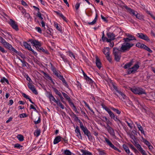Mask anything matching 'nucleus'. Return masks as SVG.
<instances>
[{
  "label": "nucleus",
  "instance_id": "52",
  "mask_svg": "<svg viewBox=\"0 0 155 155\" xmlns=\"http://www.w3.org/2000/svg\"><path fill=\"white\" fill-rule=\"evenodd\" d=\"M59 16L61 17L64 20L66 21V18L61 13H59Z\"/></svg>",
  "mask_w": 155,
  "mask_h": 155
},
{
  "label": "nucleus",
  "instance_id": "15",
  "mask_svg": "<svg viewBox=\"0 0 155 155\" xmlns=\"http://www.w3.org/2000/svg\"><path fill=\"white\" fill-rule=\"evenodd\" d=\"M114 88L116 90V91L123 97V100H122L123 101H124L125 99H127L126 96L120 91L118 90L116 87L114 86Z\"/></svg>",
  "mask_w": 155,
  "mask_h": 155
},
{
  "label": "nucleus",
  "instance_id": "14",
  "mask_svg": "<svg viewBox=\"0 0 155 155\" xmlns=\"http://www.w3.org/2000/svg\"><path fill=\"white\" fill-rule=\"evenodd\" d=\"M106 128L107 129L108 132L112 136L115 135V133L114 129L110 126L106 127Z\"/></svg>",
  "mask_w": 155,
  "mask_h": 155
},
{
  "label": "nucleus",
  "instance_id": "32",
  "mask_svg": "<svg viewBox=\"0 0 155 155\" xmlns=\"http://www.w3.org/2000/svg\"><path fill=\"white\" fill-rule=\"evenodd\" d=\"M17 137L18 139V140L21 141H22L24 140V137L21 135V134L18 135Z\"/></svg>",
  "mask_w": 155,
  "mask_h": 155
},
{
  "label": "nucleus",
  "instance_id": "34",
  "mask_svg": "<svg viewBox=\"0 0 155 155\" xmlns=\"http://www.w3.org/2000/svg\"><path fill=\"white\" fill-rule=\"evenodd\" d=\"M64 154L67 155H71L72 153L68 150H66L64 151Z\"/></svg>",
  "mask_w": 155,
  "mask_h": 155
},
{
  "label": "nucleus",
  "instance_id": "4",
  "mask_svg": "<svg viewBox=\"0 0 155 155\" xmlns=\"http://www.w3.org/2000/svg\"><path fill=\"white\" fill-rule=\"evenodd\" d=\"M79 122L80 123V128L85 135L87 136L91 134L90 131L87 129L85 126L83 125L82 123L80 120H79Z\"/></svg>",
  "mask_w": 155,
  "mask_h": 155
},
{
  "label": "nucleus",
  "instance_id": "41",
  "mask_svg": "<svg viewBox=\"0 0 155 155\" xmlns=\"http://www.w3.org/2000/svg\"><path fill=\"white\" fill-rule=\"evenodd\" d=\"M80 5L79 3H77L75 6V8L76 9V12L77 13H78V9L80 7Z\"/></svg>",
  "mask_w": 155,
  "mask_h": 155
},
{
  "label": "nucleus",
  "instance_id": "16",
  "mask_svg": "<svg viewBox=\"0 0 155 155\" xmlns=\"http://www.w3.org/2000/svg\"><path fill=\"white\" fill-rule=\"evenodd\" d=\"M0 82L3 84H5V82L8 84H9V82L8 80L5 77H3L1 78Z\"/></svg>",
  "mask_w": 155,
  "mask_h": 155
},
{
  "label": "nucleus",
  "instance_id": "28",
  "mask_svg": "<svg viewBox=\"0 0 155 155\" xmlns=\"http://www.w3.org/2000/svg\"><path fill=\"white\" fill-rule=\"evenodd\" d=\"M80 155H92L91 153L87 150H83L82 152V154Z\"/></svg>",
  "mask_w": 155,
  "mask_h": 155
},
{
  "label": "nucleus",
  "instance_id": "5",
  "mask_svg": "<svg viewBox=\"0 0 155 155\" xmlns=\"http://www.w3.org/2000/svg\"><path fill=\"white\" fill-rule=\"evenodd\" d=\"M120 51L117 48H114L113 53L114 54L115 59L117 61H119L120 58Z\"/></svg>",
  "mask_w": 155,
  "mask_h": 155
},
{
  "label": "nucleus",
  "instance_id": "50",
  "mask_svg": "<svg viewBox=\"0 0 155 155\" xmlns=\"http://www.w3.org/2000/svg\"><path fill=\"white\" fill-rule=\"evenodd\" d=\"M85 79L89 81V83H91L92 82V80L89 77L87 76V75L85 78Z\"/></svg>",
  "mask_w": 155,
  "mask_h": 155
},
{
  "label": "nucleus",
  "instance_id": "38",
  "mask_svg": "<svg viewBox=\"0 0 155 155\" xmlns=\"http://www.w3.org/2000/svg\"><path fill=\"white\" fill-rule=\"evenodd\" d=\"M51 69L53 73L57 76L59 74L58 72L56 71V69L54 68H52Z\"/></svg>",
  "mask_w": 155,
  "mask_h": 155
},
{
  "label": "nucleus",
  "instance_id": "13",
  "mask_svg": "<svg viewBox=\"0 0 155 155\" xmlns=\"http://www.w3.org/2000/svg\"><path fill=\"white\" fill-rule=\"evenodd\" d=\"M105 140L106 143H107V144L110 147L115 150L116 148H117L116 147L114 146V145L112 144L111 142L106 137H105L104 138Z\"/></svg>",
  "mask_w": 155,
  "mask_h": 155
},
{
  "label": "nucleus",
  "instance_id": "30",
  "mask_svg": "<svg viewBox=\"0 0 155 155\" xmlns=\"http://www.w3.org/2000/svg\"><path fill=\"white\" fill-rule=\"evenodd\" d=\"M145 45L141 44V43H137L136 45V46L139 48L143 49L144 48V47Z\"/></svg>",
  "mask_w": 155,
  "mask_h": 155
},
{
  "label": "nucleus",
  "instance_id": "3",
  "mask_svg": "<svg viewBox=\"0 0 155 155\" xmlns=\"http://www.w3.org/2000/svg\"><path fill=\"white\" fill-rule=\"evenodd\" d=\"M30 41L38 50H42L43 49L41 47V43L40 42L36 40H30Z\"/></svg>",
  "mask_w": 155,
  "mask_h": 155
},
{
  "label": "nucleus",
  "instance_id": "63",
  "mask_svg": "<svg viewBox=\"0 0 155 155\" xmlns=\"http://www.w3.org/2000/svg\"><path fill=\"white\" fill-rule=\"evenodd\" d=\"M87 137L90 141H92L93 140V137L91 134Z\"/></svg>",
  "mask_w": 155,
  "mask_h": 155
},
{
  "label": "nucleus",
  "instance_id": "49",
  "mask_svg": "<svg viewBox=\"0 0 155 155\" xmlns=\"http://www.w3.org/2000/svg\"><path fill=\"white\" fill-rule=\"evenodd\" d=\"M37 15L41 20H42L43 19V18L41 16V14L39 11H38V12L37 14Z\"/></svg>",
  "mask_w": 155,
  "mask_h": 155
},
{
  "label": "nucleus",
  "instance_id": "23",
  "mask_svg": "<svg viewBox=\"0 0 155 155\" xmlns=\"http://www.w3.org/2000/svg\"><path fill=\"white\" fill-rule=\"evenodd\" d=\"M136 17L137 18L140 20H143V16L141 14L137 13Z\"/></svg>",
  "mask_w": 155,
  "mask_h": 155
},
{
  "label": "nucleus",
  "instance_id": "8",
  "mask_svg": "<svg viewBox=\"0 0 155 155\" xmlns=\"http://www.w3.org/2000/svg\"><path fill=\"white\" fill-rule=\"evenodd\" d=\"M137 36L140 38L146 41H150V39L146 35L142 33H137Z\"/></svg>",
  "mask_w": 155,
  "mask_h": 155
},
{
  "label": "nucleus",
  "instance_id": "46",
  "mask_svg": "<svg viewBox=\"0 0 155 155\" xmlns=\"http://www.w3.org/2000/svg\"><path fill=\"white\" fill-rule=\"evenodd\" d=\"M103 108L108 113H109L111 111L110 109L106 106L103 107Z\"/></svg>",
  "mask_w": 155,
  "mask_h": 155
},
{
  "label": "nucleus",
  "instance_id": "60",
  "mask_svg": "<svg viewBox=\"0 0 155 155\" xmlns=\"http://www.w3.org/2000/svg\"><path fill=\"white\" fill-rule=\"evenodd\" d=\"M9 50L14 52L15 53H18V51H17V50L15 49L12 46H11V47L10 48V49H9Z\"/></svg>",
  "mask_w": 155,
  "mask_h": 155
},
{
  "label": "nucleus",
  "instance_id": "59",
  "mask_svg": "<svg viewBox=\"0 0 155 155\" xmlns=\"http://www.w3.org/2000/svg\"><path fill=\"white\" fill-rule=\"evenodd\" d=\"M110 116L111 118H113L115 116L114 113L111 111L109 113H108Z\"/></svg>",
  "mask_w": 155,
  "mask_h": 155
},
{
  "label": "nucleus",
  "instance_id": "2",
  "mask_svg": "<svg viewBox=\"0 0 155 155\" xmlns=\"http://www.w3.org/2000/svg\"><path fill=\"white\" fill-rule=\"evenodd\" d=\"M131 91L134 94L139 95L142 94H146V93L145 91L140 87H134L130 88Z\"/></svg>",
  "mask_w": 155,
  "mask_h": 155
},
{
  "label": "nucleus",
  "instance_id": "47",
  "mask_svg": "<svg viewBox=\"0 0 155 155\" xmlns=\"http://www.w3.org/2000/svg\"><path fill=\"white\" fill-rule=\"evenodd\" d=\"M98 151L99 153V155H105V154L104 150H99Z\"/></svg>",
  "mask_w": 155,
  "mask_h": 155
},
{
  "label": "nucleus",
  "instance_id": "61",
  "mask_svg": "<svg viewBox=\"0 0 155 155\" xmlns=\"http://www.w3.org/2000/svg\"><path fill=\"white\" fill-rule=\"evenodd\" d=\"M107 60L110 62L111 61V58L110 56V54L106 56Z\"/></svg>",
  "mask_w": 155,
  "mask_h": 155
},
{
  "label": "nucleus",
  "instance_id": "11",
  "mask_svg": "<svg viewBox=\"0 0 155 155\" xmlns=\"http://www.w3.org/2000/svg\"><path fill=\"white\" fill-rule=\"evenodd\" d=\"M75 132L77 134L76 136L79 139L82 140V137L80 132V130L78 126H76L75 128Z\"/></svg>",
  "mask_w": 155,
  "mask_h": 155
},
{
  "label": "nucleus",
  "instance_id": "56",
  "mask_svg": "<svg viewBox=\"0 0 155 155\" xmlns=\"http://www.w3.org/2000/svg\"><path fill=\"white\" fill-rule=\"evenodd\" d=\"M53 89L54 91L56 94L58 95L60 93V92L56 88H53Z\"/></svg>",
  "mask_w": 155,
  "mask_h": 155
},
{
  "label": "nucleus",
  "instance_id": "24",
  "mask_svg": "<svg viewBox=\"0 0 155 155\" xmlns=\"http://www.w3.org/2000/svg\"><path fill=\"white\" fill-rule=\"evenodd\" d=\"M123 147L127 153L128 154L130 153V151L129 149V148L126 145L124 144L123 146Z\"/></svg>",
  "mask_w": 155,
  "mask_h": 155
},
{
  "label": "nucleus",
  "instance_id": "6",
  "mask_svg": "<svg viewBox=\"0 0 155 155\" xmlns=\"http://www.w3.org/2000/svg\"><path fill=\"white\" fill-rule=\"evenodd\" d=\"M139 67L140 66L138 64H135L132 67L129 68L127 71L128 74H130L134 73L138 69Z\"/></svg>",
  "mask_w": 155,
  "mask_h": 155
},
{
  "label": "nucleus",
  "instance_id": "22",
  "mask_svg": "<svg viewBox=\"0 0 155 155\" xmlns=\"http://www.w3.org/2000/svg\"><path fill=\"white\" fill-rule=\"evenodd\" d=\"M97 15L96 14L95 18H94V20L91 22H89L88 23V24L90 25H93L95 24L96 22L97 19Z\"/></svg>",
  "mask_w": 155,
  "mask_h": 155
},
{
  "label": "nucleus",
  "instance_id": "37",
  "mask_svg": "<svg viewBox=\"0 0 155 155\" xmlns=\"http://www.w3.org/2000/svg\"><path fill=\"white\" fill-rule=\"evenodd\" d=\"M135 146L137 147L139 151L142 148L141 146L139 143H135Z\"/></svg>",
  "mask_w": 155,
  "mask_h": 155
},
{
  "label": "nucleus",
  "instance_id": "42",
  "mask_svg": "<svg viewBox=\"0 0 155 155\" xmlns=\"http://www.w3.org/2000/svg\"><path fill=\"white\" fill-rule=\"evenodd\" d=\"M6 42V41L4 39L0 36V42H1L3 45Z\"/></svg>",
  "mask_w": 155,
  "mask_h": 155
},
{
  "label": "nucleus",
  "instance_id": "21",
  "mask_svg": "<svg viewBox=\"0 0 155 155\" xmlns=\"http://www.w3.org/2000/svg\"><path fill=\"white\" fill-rule=\"evenodd\" d=\"M126 35L127 37H128L130 39V40L131 41L133 40H136L134 36L131 35L129 33H126Z\"/></svg>",
  "mask_w": 155,
  "mask_h": 155
},
{
  "label": "nucleus",
  "instance_id": "31",
  "mask_svg": "<svg viewBox=\"0 0 155 155\" xmlns=\"http://www.w3.org/2000/svg\"><path fill=\"white\" fill-rule=\"evenodd\" d=\"M133 64L132 61H130L129 63L126 64L124 67V68L125 69H127L130 67Z\"/></svg>",
  "mask_w": 155,
  "mask_h": 155
},
{
  "label": "nucleus",
  "instance_id": "62",
  "mask_svg": "<svg viewBox=\"0 0 155 155\" xmlns=\"http://www.w3.org/2000/svg\"><path fill=\"white\" fill-rule=\"evenodd\" d=\"M139 151L141 152L143 155H147V154L145 151L143 150L142 148Z\"/></svg>",
  "mask_w": 155,
  "mask_h": 155
},
{
  "label": "nucleus",
  "instance_id": "10",
  "mask_svg": "<svg viewBox=\"0 0 155 155\" xmlns=\"http://www.w3.org/2000/svg\"><path fill=\"white\" fill-rule=\"evenodd\" d=\"M107 35L108 39L107 42H110L111 41L114 39L115 35L109 32L107 33Z\"/></svg>",
  "mask_w": 155,
  "mask_h": 155
},
{
  "label": "nucleus",
  "instance_id": "48",
  "mask_svg": "<svg viewBox=\"0 0 155 155\" xmlns=\"http://www.w3.org/2000/svg\"><path fill=\"white\" fill-rule=\"evenodd\" d=\"M35 29L38 32L40 33H42L41 29L39 27H36L35 28Z\"/></svg>",
  "mask_w": 155,
  "mask_h": 155
},
{
  "label": "nucleus",
  "instance_id": "39",
  "mask_svg": "<svg viewBox=\"0 0 155 155\" xmlns=\"http://www.w3.org/2000/svg\"><path fill=\"white\" fill-rule=\"evenodd\" d=\"M144 48V49L148 51L150 53H152V50H151L150 48L147 47L146 45H145V46Z\"/></svg>",
  "mask_w": 155,
  "mask_h": 155
},
{
  "label": "nucleus",
  "instance_id": "51",
  "mask_svg": "<svg viewBox=\"0 0 155 155\" xmlns=\"http://www.w3.org/2000/svg\"><path fill=\"white\" fill-rule=\"evenodd\" d=\"M143 142L145 144L148 146L150 144V143L149 142L146 140L144 139Z\"/></svg>",
  "mask_w": 155,
  "mask_h": 155
},
{
  "label": "nucleus",
  "instance_id": "29",
  "mask_svg": "<svg viewBox=\"0 0 155 155\" xmlns=\"http://www.w3.org/2000/svg\"><path fill=\"white\" fill-rule=\"evenodd\" d=\"M3 45L5 48H7L9 49H10V48H11L12 46L11 45L6 41Z\"/></svg>",
  "mask_w": 155,
  "mask_h": 155
},
{
  "label": "nucleus",
  "instance_id": "54",
  "mask_svg": "<svg viewBox=\"0 0 155 155\" xmlns=\"http://www.w3.org/2000/svg\"><path fill=\"white\" fill-rule=\"evenodd\" d=\"M59 16L61 17L64 20L66 21V18L61 13H59Z\"/></svg>",
  "mask_w": 155,
  "mask_h": 155
},
{
  "label": "nucleus",
  "instance_id": "35",
  "mask_svg": "<svg viewBox=\"0 0 155 155\" xmlns=\"http://www.w3.org/2000/svg\"><path fill=\"white\" fill-rule=\"evenodd\" d=\"M70 104L73 107V110L76 113H78V110L77 109L76 107L74 105V104L73 103V102H71Z\"/></svg>",
  "mask_w": 155,
  "mask_h": 155
},
{
  "label": "nucleus",
  "instance_id": "26",
  "mask_svg": "<svg viewBox=\"0 0 155 155\" xmlns=\"http://www.w3.org/2000/svg\"><path fill=\"white\" fill-rule=\"evenodd\" d=\"M24 45L25 48H27L28 50H30L31 49V48L30 45L28 44L26 42H24Z\"/></svg>",
  "mask_w": 155,
  "mask_h": 155
},
{
  "label": "nucleus",
  "instance_id": "40",
  "mask_svg": "<svg viewBox=\"0 0 155 155\" xmlns=\"http://www.w3.org/2000/svg\"><path fill=\"white\" fill-rule=\"evenodd\" d=\"M138 129L139 130L141 131V132L142 134H145L144 131L143 130V128L141 126H140V127H138Z\"/></svg>",
  "mask_w": 155,
  "mask_h": 155
},
{
  "label": "nucleus",
  "instance_id": "55",
  "mask_svg": "<svg viewBox=\"0 0 155 155\" xmlns=\"http://www.w3.org/2000/svg\"><path fill=\"white\" fill-rule=\"evenodd\" d=\"M59 16L61 17L64 20L66 21V18L61 13H59Z\"/></svg>",
  "mask_w": 155,
  "mask_h": 155
},
{
  "label": "nucleus",
  "instance_id": "57",
  "mask_svg": "<svg viewBox=\"0 0 155 155\" xmlns=\"http://www.w3.org/2000/svg\"><path fill=\"white\" fill-rule=\"evenodd\" d=\"M14 147L15 148H20L21 147H22V146H21L20 144L18 143H16Z\"/></svg>",
  "mask_w": 155,
  "mask_h": 155
},
{
  "label": "nucleus",
  "instance_id": "58",
  "mask_svg": "<svg viewBox=\"0 0 155 155\" xmlns=\"http://www.w3.org/2000/svg\"><path fill=\"white\" fill-rule=\"evenodd\" d=\"M108 40V38H107L106 37H104V36L103 38L102 37H101V39H100V41H101V40L103 42H104L105 41H107H107L108 40Z\"/></svg>",
  "mask_w": 155,
  "mask_h": 155
},
{
  "label": "nucleus",
  "instance_id": "44",
  "mask_svg": "<svg viewBox=\"0 0 155 155\" xmlns=\"http://www.w3.org/2000/svg\"><path fill=\"white\" fill-rule=\"evenodd\" d=\"M105 122L107 124V127L110 126V125H111L112 124V123L110 121L109 119L107 120Z\"/></svg>",
  "mask_w": 155,
  "mask_h": 155
},
{
  "label": "nucleus",
  "instance_id": "7",
  "mask_svg": "<svg viewBox=\"0 0 155 155\" xmlns=\"http://www.w3.org/2000/svg\"><path fill=\"white\" fill-rule=\"evenodd\" d=\"M9 24L16 31L18 30V28L17 23L13 20L10 19L9 21Z\"/></svg>",
  "mask_w": 155,
  "mask_h": 155
},
{
  "label": "nucleus",
  "instance_id": "64",
  "mask_svg": "<svg viewBox=\"0 0 155 155\" xmlns=\"http://www.w3.org/2000/svg\"><path fill=\"white\" fill-rule=\"evenodd\" d=\"M27 115L25 113L22 114L20 115V118H24L26 117Z\"/></svg>",
  "mask_w": 155,
  "mask_h": 155
},
{
  "label": "nucleus",
  "instance_id": "53",
  "mask_svg": "<svg viewBox=\"0 0 155 155\" xmlns=\"http://www.w3.org/2000/svg\"><path fill=\"white\" fill-rule=\"evenodd\" d=\"M59 16L61 17L64 20L66 21V18L61 13H59Z\"/></svg>",
  "mask_w": 155,
  "mask_h": 155
},
{
  "label": "nucleus",
  "instance_id": "25",
  "mask_svg": "<svg viewBox=\"0 0 155 155\" xmlns=\"http://www.w3.org/2000/svg\"><path fill=\"white\" fill-rule=\"evenodd\" d=\"M58 106H59L61 108L63 109L64 108V106L60 102L59 100H58L57 102L56 103Z\"/></svg>",
  "mask_w": 155,
  "mask_h": 155
},
{
  "label": "nucleus",
  "instance_id": "12",
  "mask_svg": "<svg viewBox=\"0 0 155 155\" xmlns=\"http://www.w3.org/2000/svg\"><path fill=\"white\" fill-rule=\"evenodd\" d=\"M47 96L48 97L50 101V102L51 103L52 101H53L54 102L56 103L58 100H56L54 97L53 96L52 94L50 92H47Z\"/></svg>",
  "mask_w": 155,
  "mask_h": 155
},
{
  "label": "nucleus",
  "instance_id": "27",
  "mask_svg": "<svg viewBox=\"0 0 155 155\" xmlns=\"http://www.w3.org/2000/svg\"><path fill=\"white\" fill-rule=\"evenodd\" d=\"M40 130L39 129H37L35 131L34 133V135L36 137H38L40 135Z\"/></svg>",
  "mask_w": 155,
  "mask_h": 155
},
{
  "label": "nucleus",
  "instance_id": "17",
  "mask_svg": "<svg viewBox=\"0 0 155 155\" xmlns=\"http://www.w3.org/2000/svg\"><path fill=\"white\" fill-rule=\"evenodd\" d=\"M96 66L99 68L100 69L101 67V62L97 57H96Z\"/></svg>",
  "mask_w": 155,
  "mask_h": 155
},
{
  "label": "nucleus",
  "instance_id": "36",
  "mask_svg": "<svg viewBox=\"0 0 155 155\" xmlns=\"http://www.w3.org/2000/svg\"><path fill=\"white\" fill-rule=\"evenodd\" d=\"M68 55L71 57V58H72V57L74 58L75 59V56L74 54L70 51H69L68 52Z\"/></svg>",
  "mask_w": 155,
  "mask_h": 155
},
{
  "label": "nucleus",
  "instance_id": "9",
  "mask_svg": "<svg viewBox=\"0 0 155 155\" xmlns=\"http://www.w3.org/2000/svg\"><path fill=\"white\" fill-rule=\"evenodd\" d=\"M29 88L35 94H38V92L35 88V86L31 83H28V84Z\"/></svg>",
  "mask_w": 155,
  "mask_h": 155
},
{
  "label": "nucleus",
  "instance_id": "45",
  "mask_svg": "<svg viewBox=\"0 0 155 155\" xmlns=\"http://www.w3.org/2000/svg\"><path fill=\"white\" fill-rule=\"evenodd\" d=\"M130 14H132L133 15L136 16L137 14H136L134 10L131 9V10L129 12Z\"/></svg>",
  "mask_w": 155,
  "mask_h": 155
},
{
  "label": "nucleus",
  "instance_id": "43",
  "mask_svg": "<svg viewBox=\"0 0 155 155\" xmlns=\"http://www.w3.org/2000/svg\"><path fill=\"white\" fill-rule=\"evenodd\" d=\"M126 122L128 126L131 129H132L133 127V123L132 122L131 123H129L127 121H126Z\"/></svg>",
  "mask_w": 155,
  "mask_h": 155
},
{
  "label": "nucleus",
  "instance_id": "18",
  "mask_svg": "<svg viewBox=\"0 0 155 155\" xmlns=\"http://www.w3.org/2000/svg\"><path fill=\"white\" fill-rule=\"evenodd\" d=\"M109 51L110 48L108 47L104 48L103 49V52L105 56L110 54Z\"/></svg>",
  "mask_w": 155,
  "mask_h": 155
},
{
  "label": "nucleus",
  "instance_id": "1",
  "mask_svg": "<svg viewBox=\"0 0 155 155\" xmlns=\"http://www.w3.org/2000/svg\"><path fill=\"white\" fill-rule=\"evenodd\" d=\"M134 45L133 44L125 42L122 45L120 51L122 52H124L126 50L129 49Z\"/></svg>",
  "mask_w": 155,
  "mask_h": 155
},
{
  "label": "nucleus",
  "instance_id": "20",
  "mask_svg": "<svg viewBox=\"0 0 155 155\" xmlns=\"http://www.w3.org/2000/svg\"><path fill=\"white\" fill-rule=\"evenodd\" d=\"M61 140V137L60 136H57L54 139L53 143L55 144L59 143Z\"/></svg>",
  "mask_w": 155,
  "mask_h": 155
},
{
  "label": "nucleus",
  "instance_id": "19",
  "mask_svg": "<svg viewBox=\"0 0 155 155\" xmlns=\"http://www.w3.org/2000/svg\"><path fill=\"white\" fill-rule=\"evenodd\" d=\"M62 93L64 98L66 99V100H68L70 104H71V102H72L71 101L70 97L67 94L63 92H62Z\"/></svg>",
  "mask_w": 155,
  "mask_h": 155
},
{
  "label": "nucleus",
  "instance_id": "33",
  "mask_svg": "<svg viewBox=\"0 0 155 155\" xmlns=\"http://www.w3.org/2000/svg\"><path fill=\"white\" fill-rule=\"evenodd\" d=\"M54 26L58 30L60 31L61 30L60 25L57 23L55 22L54 23Z\"/></svg>",
  "mask_w": 155,
  "mask_h": 155
}]
</instances>
